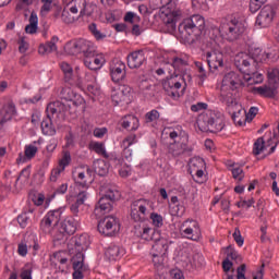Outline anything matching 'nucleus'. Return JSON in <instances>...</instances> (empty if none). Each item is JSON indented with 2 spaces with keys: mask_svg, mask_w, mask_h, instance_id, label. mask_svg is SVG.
I'll return each mask as SVG.
<instances>
[{
  "mask_svg": "<svg viewBox=\"0 0 279 279\" xmlns=\"http://www.w3.org/2000/svg\"><path fill=\"white\" fill-rule=\"evenodd\" d=\"M93 178V170L89 167H86L85 172H78L74 182V192L70 194V197H75L76 201L70 206L72 215L66 217L60 227L61 238L58 240L64 239V236H72L74 232H77L80 228V206H84V202L88 199V189H90V180ZM76 217V218H75Z\"/></svg>",
  "mask_w": 279,
  "mask_h": 279,
  "instance_id": "nucleus-1",
  "label": "nucleus"
},
{
  "mask_svg": "<svg viewBox=\"0 0 279 279\" xmlns=\"http://www.w3.org/2000/svg\"><path fill=\"white\" fill-rule=\"evenodd\" d=\"M187 65L186 60L178 57L173 58L172 63L167 65L170 77H167V80L162 82V86L163 90L169 97H172V99H180L182 84H185L182 73L186 71Z\"/></svg>",
  "mask_w": 279,
  "mask_h": 279,
  "instance_id": "nucleus-2",
  "label": "nucleus"
},
{
  "mask_svg": "<svg viewBox=\"0 0 279 279\" xmlns=\"http://www.w3.org/2000/svg\"><path fill=\"white\" fill-rule=\"evenodd\" d=\"M90 240L87 234H81L70 240L68 244V251L71 257L72 267L74 269L73 279H84V271L86 266L84 265V252L88 250Z\"/></svg>",
  "mask_w": 279,
  "mask_h": 279,
  "instance_id": "nucleus-3",
  "label": "nucleus"
},
{
  "mask_svg": "<svg viewBox=\"0 0 279 279\" xmlns=\"http://www.w3.org/2000/svg\"><path fill=\"white\" fill-rule=\"evenodd\" d=\"M64 101L57 100L54 102H50L47 108V114H56L57 119L64 121L68 117L75 119L77 117V108L84 104V98L80 97L77 100H73L71 98H66L63 96Z\"/></svg>",
  "mask_w": 279,
  "mask_h": 279,
  "instance_id": "nucleus-4",
  "label": "nucleus"
},
{
  "mask_svg": "<svg viewBox=\"0 0 279 279\" xmlns=\"http://www.w3.org/2000/svg\"><path fill=\"white\" fill-rule=\"evenodd\" d=\"M206 27V21L202 15H193L190 19H185L179 25V34L186 43H195Z\"/></svg>",
  "mask_w": 279,
  "mask_h": 279,
  "instance_id": "nucleus-5",
  "label": "nucleus"
},
{
  "mask_svg": "<svg viewBox=\"0 0 279 279\" xmlns=\"http://www.w3.org/2000/svg\"><path fill=\"white\" fill-rule=\"evenodd\" d=\"M196 123L201 132L217 134L226 128V117L220 111L208 110L198 116Z\"/></svg>",
  "mask_w": 279,
  "mask_h": 279,
  "instance_id": "nucleus-6",
  "label": "nucleus"
},
{
  "mask_svg": "<svg viewBox=\"0 0 279 279\" xmlns=\"http://www.w3.org/2000/svg\"><path fill=\"white\" fill-rule=\"evenodd\" d=\"M220 35L228 43L240 40L245 34V24L236 20V17H228L223 20L219 27Z\"/></svg>",
  "mask_w": 279,
  "mask_h": 279,
  "instance_id": "nucleus-7",
  "label": "nucleus"
},
{
  "mask_svg": "<svg viewBox=\"0 0 279 279\" xmlns=\"http://www.w3.org/2000/svg\"><path fill=\"white\" fill-rule=\"evenodd\" d=\"M121 199V192L116 186H110L106 190L105 194L99 198L95 206L94 215L96 217H104L108 213H112L114 203Z\"/></svg>",
  "mask_w": 279,
  "mask_h": 279,
  "instance_id": "nucleus-8",
  "label": "nucleus"
},
{
  "mask_svg": "<svg viewBox=\"0 0 279 279\" xmlns=\"http://www.w3.org/2000/svg\"><path fill=\"white\" fill-rule=\"evenodd\" d=\"M180 233L184 239H189L190 241H199L202 239V228L197 220L187 219L183 221L180 227Z\"/></svg>",
  "mask_w": 279,
  "mask_h": 279,
  "instance_id": "nucleus-9",
  "label": "nucleus"
},
{
  "mask_svg": "<svg viewBox=\"0 0 279 279\" xmlns=\"http://www.w3.org/2000/svg\"><path fill=\"white\" fill-rule=\"evenodd\" d=\"M234 64L243 75H252L253 69L256 68V60L245 52H240L234 58Z\"/></svg>",
  "mask_w": 279,
  "mask_h": 279,
  "instance_id": "nucleus-10",
  "label": "nucleus"
},
{
  "mask_svg": "<svg viewBox=\"0 0 279 279\" xmlns=\"http://www.w3.org/2000/svg\"><path fill=\"white\" fill-rule=\"evenodd\" d=\"M193 147L189 146L186 137L183 141H175L168 145V155L171 158H180L181 156H191Z\"/></svg>",
  "mask_w": 279,
  "mask_h": 279,
  "instance_id": "nucleus-11",
  "label": "nucleus"
},
{
  "mask_svg": "<svg viewBox=\"0 0 279 279\" xmlns=\"http://www.w3.org/2000/svg\"><path fill=\"white\" fill-rule=\"evenodd\" d=\"M98 232L105 236H114L119 232V220L113 216H107L98 222Z\"/></svg>",
  "mask_w": 279,
  "mask_h": 279,
  "instance_id": "nucleus-12",
  "label": "nucleus"
},
{
  "mask_svg": "<svg viewBox=\"0 0 279 279\" xmlns=\"http://www.w3.org/2000/svg\"><path fill=\"white\" fill-rule=\"evenodd\" d=\"M60 219H62V209L49 211L40 222V230L46 234L51 232V229L60 223Z\"/></svg>",
  "mask_w": 279,
  "mask_h": 279,
  "instance_id": "nucleus-13",
  "label": "nucleus"
},
{
  "mask_svg": "<svg viewBox=\"0 0 279 279\" xmlns=\"http://www.w3.org/2000/svg\"><path fill=\"white\" fill-rule=\"evenodd\" d=\"M274 19H276V9L267 4L259 11L256 17V25L259 27H269L274 23Z\"/></svg>",
  "mask_w": 279,
  "mask_h": 279,
  "instance_id": "nucleus-14",
  "label": "nucleus"
},
{
  "mask_svg": "<svg viewBox=\"0 0 279 279\" xmlns=\"http://www.w3.org/2000/svg\"><path fill=\"white\" fill-rule=\"evenodd\" d=\"M243 74L236 72H229L223 76L221 88L229 90H239L243 86Z\"/></svg>",
  "mask_w": 279,
  "mask_h": 279,
  "instance_id": "nucleus-15",
  "label": "nucleus"
},
{
  "mask_svg": "<svg viewBox=\"0 0 279 279\" xmlns=\"http://www.w3.org/2000/svg\"><path fill=\"white\" fill-rule=\"evenodd\" d=\"M206 62L210 73H217L223 69V53L219 51H207L205 53Z\"/></svg>",
  "mask_w": 279,
  "mask_h": 279,
  "instance_id": "nucleus-16",
  "label": "nucleus"
},
{
  "mask_svg": "<svg viewBox=\"0 0 279 279\" xmlns=\"http://www.w3.org/2000/svg\"><path fill=\"white\" fill-rule=\"evenodd\" d=\"M125 69L126 66L123 61L119 59H113L109 65L112 82H114L116 84L119 82H123L126 75Z\"/></svg>",
  "mask_w": 279,
  "mask_h": 279,
  "instance_id": "nucleus-17",
  "label": "nucleus"
},
{
  "mask_svg": "<svg viewBox=\"0 0 279 279\" xmlns=\"http://www.w3.org/2000/svg\"><path fill=\"white\" fill-rule=\"evenodd\" d=\"M105 63L106 59L104 56L97 54V50L84 58V64L89 71H99Z\"/></svg>",
  "mask_w": 279,
  "mask_h": 279,
  "instance_id": "nucleus-18",
  "label": "nucleus"
},
{
  "mask_svg": "<svg viewBox=\"0 0 279 279\" xmlns=\"http://www.w3.org/2000/svg\"><path fill=\"white\" fill-rule=\"evenodd\" d=\"M154 244L150 250V256H165L167 252H169V245H171V241L161 238L159 235L158 240L153 241Z\"/></svg>",
  "mask_w": 279,
  "mask_h": 279,
  "instance_id": "nucleus-19",
  "label": "nucleus"
},
{
  "mask_svg": "<svg viewBox=\"0 0 279 279\" xmlns=\"http://www.w3.org/2000/svg\"><path fill=\"white\" fill-rule=\"evenodd\" d=\"M145 62H147V58L145 57V52L143 50L131 52L128 56V66L130 69H141Z\"/></svg>",
  "mask_w": 279,
  "mask_h": 279,
  "instance_id": "nucleus-20",
  "label": "nucleus"
},
{
  "mask_svg": "<svg viewBox=\"0 0 279 279\" xmlns=\"http://www.w3.org/2000/svg\"><path fill=\"white\" fill-rule=\"evenodd\" d=\"M125 256V248L111 244L106 251H105V258L110 262H117L121 260Z\"/></svg>",
  "mask_w": 279,
  "mask_h": 279,
  "instance_id": "nucleus-21",
  "label": "nucleus"
},
{
  "mask_svg": "<svg viewBox=\"0 0 279 279\" xmlns=\"http://www.w3.org/2000/svg\"><path fill=\"white\" fill-rule=\"evenodd\" d=\"M220 101L226 104L229 108H234L239 102L236 101V93L226 87H221Z\"/></svg>",
  "mask_w": 279,
  "mask_h": 279,
  "instance_id": "nucleus-22",
  "label": "nucleus"
},
{
  "mask_svg": "<svg viewBox=\"0 0 279 279\" xmlns=\"http://www.w3.org/2000/svg\"><path fill=\"white\" fill-rule=\"evenodd\" d=\"M254 90L257 93V95H260V97L274 99V97L278 95V85H271L268 83V85L255 87Z\"/></svg>",
  "mask_w": 279,
  "mask_h": 279,
  "instance_id": "nucleus-23",
  "label": "nucleus"
},
{
  "mask_svg": "<svg viewBox=\"0 0 279 279\" xmlns=\"http://www.w3.org/2000/svg\"><path fill=\"white\" fill-rule=\"evenodd\" d=\"M36 156V146L33 145H26L24 154L20 153L19 157L16 159V163L21 165L23 162H27V160H32Z\"/></svg>",
  "mask_w": 279,
  "mask_h": 279,
  "instance_id": "nucleus-24",
  "label": "nucleus"
},
{
  "mask_svg": "<svg viewBox=\"0 0 279 279\" xmlns=\"http://www.w3.org/2000/svg\"><path fill=\"white\" fill-rule=\"evenodd\" d=\"M121 125L122 128H124V130H130L131 132H135V130L140 125L138 118L132 114L125 116L124 118H122Z\"/></svg>",
  "mask_w": 279,
  "mask_h": 279,
  "instance_id": "nucleus-25",
  "label": "nucleus"
},
{
  "mask_svg": "<svg viewBox=\"0 0 279 279\" xmlns=\"http://www.w3.org/2000/svg\"><path fill=\"white\" fill-rule=\"evenodd\" d=\"M41 132L46 136L56 135V128H53V122L51 121V116L47 113V117L41 121L40 124Z\"/></svg>",
  "mask_w": 279,
  "mask_h": 279,
  "instance_id": "nucleus-26",
  "label": "nucleus"
},
{
  "mask_svg": "<svg viewBox=\"0 0 279 279\" xmlns=\"http://www.w3.org/2000/svg\"><path fill=\"white\" fill-rule=\"evenodd\" d=\"M2 119L0 120V125H5L8 121H12V117L16 114V106L14 102H9L8 106L2 111Z\"/></svg>",
  "mask_w": 279,
  "mask_h": 279,
  "instance_id": "nucleus-27",
  "label": "nucleus"
},
{
  "mask_svg": "<svg viewBox=\"0 0 279 279\" xmlns=\"http://www.w3.org/2000/svg\"><path fill=\"white\" fill-rule=\"evenodd\" d=\"M58 37L53 36L50 41L39 46L38 53L40 56H45L47 53H52V51H58V46H56V43H58Z\"/></svg>",
  "mask_w": 279,
  "mask_h": 279,
  "instance_id": "nucleus-28",
  "label": "nucleus"
},
{
  "mask_svg": "<svg viewBox=\"0 0 279 279\" xmlns=\"http://www.w3.org/2000/svg\"><path fill=\"white\" fill-rule=\"evenodd\" d=\"M158 121H160V112L156 109L146 112L144 116V122L146 125H151V128H156Z\"/></svg>",
  "mask_w": 279,
  "mask_h": 279,
  "instance_id": "nucleus-29",
  "label": "nucleus"
},
{
  "mask_svg": "<svg viewBox=\"0 0 279 279\" xmlns=\"http://www.w3.org/2000/svg\"><path fill=\"white\" fill-rule=\"evenodd\" d=\"M149 206V201L140 198L131 204V210H137L142 216L147 217V207Z\"/></svg>",
  "mask_w": 279,
  "mask_h": 279,
  "instance_id": "nucleus-30",
  "label": "nucleus"
},
{
  "mask_svg": "<svg viewBox=\"0 0 279 279\" xmlns=\"http://www.w3.org/2000/svg\"><path fill=\"white\" fill-rule=\"evenodd\" d=\"M81 39H73L65 44L64 51L68 56H80Z\"/></svg>",
  "mask_w": 279,
  "mask_h": 279,
  "instance_id": "nucleus-31",
  "label": "nucleus"
},
{
  "mask_svg": "<svg viewBox=\"0 0 279 279\" xmlns=\"http://www.w3.org/2000/svg\"><path fill=\"white\" fill-rule=\"evenodd\" d=\"M60 69L63 73L64 82H66L68 84H73V66H71L69 62L62 61L60 63Z\"/></svg>",
  "mask_w": 279,
  "mask_h": 279,
  "instance_id": "nucleus-32",
  "label": "nucleus"
},
{
  "mask_svg": "<svg viewBox=\"0 0 279 279\" xmlns=\"http://www.w3.org/2000/svg\"><path fill=\"white\" fill-rule=\"evenodd\" d=\"M142 239H144V241H158V239H160V231L145 227L142 232Z\"/></svg>",
  "mask_w": 279,
  "mask_h": 279,
  "instance_id": "nucleus-33",
  "label": "nucleus"
},
{
  "mask_svg": "<svg viewBox=\"0 0 279 279\" xmlns=\"http://www.w3.org/2000/svg\"><path fill=\"white\" fill-rule=\"evenodd\" d=\"M95 45L86 39H81L80 53H83L84 58L93 56L95 53Z\"/></svg>",
  "mask_w": 279,
  "mask_h": 279,
  "instance_id": "nucleus-34",
  "label": "nucleus"
},
{
  "mask_svg": "<svg viewBox=\"0 0 279 279\" xmlns=\"http://www.w3.org/2000/svg\"><path fill=\"white\" fill-rule=\"evenodd\" d=\"M168 134L173 143H175V141H184V138L189 142V134L182 131V128L171 129Z\"/></svg>",
  "mask_w": 279,
  "mask_h": 279,
  "instance_id": "nucleus-35",
  "label": "nucleus"
},
{
  "mask_svg": "<svg viewBox=\"0 0 279 279\" xmlns=\"http://www.w3.org/2000/svg\"><path fill=\"white\" fill-rule=\"evenodd\" d=\"M189 167L190 173H193L194 171H197L199 169H206V161L204 160V158L193 157L189 162Z\"/></svg>",
  "mask_w": 279,
  "mask_h": 279,
  "instance_id": "nucleus-36",
  "label": "nucleus"
},
{
  "mask_svg": "<svg viewBox=\"0 0 279 279\" xmlns=\"http://www.w3.org/2000/svg\"><path fill=\"white\" fill-rule=\"evenodd\" d=\"M89 149H92V151H95L96 154H98V156L108 158V153L106 151V146L104 145V143L92 142L89 144Z\"/></svg>",
  "mask_w": 279,
  "mask_h": 279,
  "instance_id": "nucleus-37",
  "label": "nucleus"
},
{
  "mask_svg": "<svg viewBox=\"0 0 279 279\" xmlns=\"http://www.w3.org/2000/svg\"><path fill=\"white\" fill-rule=\"evenodd\" d=\"M230 171L232 177L238 180V182H242L243 178H245V172H243V168L239 167L236 163L230 165Z\"/></svg>",
  "mask_w": 279,
  "mask_h": 279,
  "instance_id": "nucleus-38",
  "label": "nucleus"
},
{
  "mask_svg": "<svg viewBox=\"0 0 279 279\" xmlns=\"http://www.w3.org/2000/svg\"><path fill=\"white\" fill-rule=\"evenodd\" d=\"M71 5H75L80 12V16H90V12L86 10V0H73Z\"/></svg>",
  "mask_w": 279,
  "mask_h": 279,
  "instance_id": "nucleus-39",
  "label": "nucleus"
},
{
  "mask_svg": "<svg viewBox=\"0 0 279 279\" xmlns=\"http://www.w3.org/2000/svg\"><path fill=\"white\" fill-rule=\"evenodd\" d=\"M94 169H95V172L102 178L104 175L108 174V163H106L105 160H97L94 163Z\"/></svg>",
  "mask_w": 279,
  "mask_h": 279,
  "instance_id": "nucleus-40",
  "label": "nucleus"
},
{
  "mask_svg": "<svg viewBox=\"0 0 279 279\" xmlns=\"http://www.w3.org/2000/svg\"><path fill=\"white\" fill-rule=\"evenodd\" d=\"M53 258L63 267H69V253H66L65 251L54 253Z\"/></svg>",
  "mask_w": 279,
  "mask_h": 279,
  "instance_id": "nucleus-41",
  "label": "nucleus"
},
{
  "mask_svg": "<svg viewBox=\"0 0 279 279\" xmlns=\"http://www.w3.org/2000/svg\"><path fill=\"white\" fill-rule=\"evenodd\" d=\"M252 71H253L252 74H245L247 76L246 82H248V84H260V83H263V74L256 73V68H253Z\"/></svg>",
  "mask_w": 279,
  "mask_h": 279,
  "instance_id": "nucleus-42",
  "label": "nucleus"
},
{
  "mask_svg": "<svg viewBox=\"0 0 279 279\" xmlns=\"http://www.w3.org/2000/svg\"><path fill=\"white\" fill-rule=\"evenodd\" d=\"M29 24L25 26L26 34H36V12L31 13Z\"/></svg>",
  "mask_w": 279,
  "mask_h": 279,
  "instance_id": "nucleus-43",
  "label": "nucleus"
},
{
  "mask_svg": "<svg viewBox=\"0 0 279 279\" xmlns=\"http://www.w3.org/2000/svg\"><path fill=\"white\" fill-rule=\"evenodd\" d=\"M61 21L62 23H65V25H71V23H75V21H77V17L71 15V12H69V10L63 9L61 13Z\"/></svg>",
  "mask_w": 279,
  "mask_h": 279,
  "instance_id": "nucleus-44",
  "label": "nucleus"
},
{
  "mask_svg": "<svg viewBox=\"0 0 279 279\" xmlns=\"http://www.w3.org/2000/svg\"><path fill=\"white\" fill-rule=\"evenodd\" d=\"M266 3L267 0H251L250 12H252V14H256V12H258V10H260V8H263V5H265Z\"/></svg>",
  "mask_w": 279,
  "mask_h": 279,
  "instance_id": "nucleus-45",
  "label": "nucleus"
},
{
  "mask_svg": "<svg viewBox=\"0 0 279 279\" xmlns=\"http://www.w3.org/2000/svg\"><path fill=\"white\" fill-rule=\"evenodd\" d=\"M265 149V138L259 137L256 140L253 146V154L255 156H260V153Z\"/></svg>",
  "mask_w": 279,
  "mask_h": 279,
  "instance_id": "nucleus-46",
  "label": "nucleus"
},
{
  "mask_svg": "<svg viewBox=\"0 0 279 279\" xmlns=\"http://www.w3.org/2000/svg\"><path fill=\"white\" fill-rule=\"evenodd\" d=\"M69 165H71V153L64 151L58 167L64 171Z\"/></svg>",
  "mask_w": 279,
  "mask_h": 279,
  "instance_id": "nucleus-47",
  "label": "nucleus"
},
{
  "mask_svg": "<svg viewBox=\"0 0 279 279\" xmlns=\"http://www.w3.org/2000/svg\"><path fill=\"white\" fill-rule=\"evenodd\" d=\"M28 213H34V207L36 206V190L32 189L28 191Z\"/></svg>",
  "mask_w": 279,
  "mask_h": 279,
  "instance_id": "nucleus-48",
  "label": "nucleus"
},
{
  "mask_svg": "<svg viewBox=\"0 0 279 279\" xmlns=\"http://www.w3.org/2000/svg\"><path fill=\"white\" fill-rule=\"evenodd\" d=\"M278 82H279V71L275 69L268 72V84L278 87Z\"/></svg>",
  "mask_w": 279,
  "mask_h": 279,
  "instance_id": "nucleus-49",
  "label": "nucleus"
},
{
  "mask_svg": "<svg viewBox=\"0 0 279 279\" xmlns=\"http://www.w3.org/2000/svg\"><path fill=\"white\" fill-rule=\"evenodd\" d=\"M131 219L137 223H143L147 217L136 209H131Z\"/></svg>",
  "mask_w": 279,
  "mask_h": 279,
  "instance_id": "nucleus-50",
  "label": "nucleus"
},
{
  "mask_svg": "<svg viewBox=\"0 0 279 279\" xmlns=\"http://www.w3.org/2000/svg\"><path fill=\"white\" fill-rule=\"evenodd\" d=\"M17 45H19L20 53H25L27 51V49H29V43H27V40H25V36L19 37Z\"/></svg>",
  "mask_w": 279,
  "mask_h": 279,
  "instance_id": "nucleus-51",
  "label": "nucleus"
},
{
  "mask_svg": "<svg viewBox=\"0 0 279 279\" xmlns=\"http://www.w3.org/2000/svg\"><path fill=\"white\" fill-rule=\"evenodd\" d=\"M43 7L40 9V16H46L51 12V3H53V0H41Z\"/></svg>",
  "mask_w": 279,
  "mask_h": 279,
  "instance_id": "nucleus-52",
  "label": "nucleus"
},
{
  "mask_svg": "<svg viewBox=\"0 0 279 279\" xmlns=\"http://www.w3.org/2000/svg\"><path fill=\"white\" fill-rule=\"evenodd\" d=\"M225 250H226V254H227L226 259L236 260L239 253L236 252V250H234V247H232V245L227 246Z\"/></svg>",
  "mask_w": 279,
  "mask_h": 279,
  "instance_id": "nucleus-53",
  "label": "nucleus"
},
{
  "mask_svg": "<svg viewBox=\"0 0 279 279\" xmlns=\"http://www.w3.org/2000/svg\"><path fill=\"white\" fill-rule=\"evenodd\" d=\"M130 93H132V87L122 85L118 88V95L123 96L128 101L130 99Z\"/></svg>",
  "mask_w": 279,
  "mask_h": 279,
  "instance_id": "nucleus-54",
  "label": "nucleus"
},
{
  "mask_svg": "<svg viewBox=\"0 0 279 279\" xmlns=\"http://www.w3.org/2000/svg\"><path fill=\"white\" fill-rule=\"evenodd\" d=\"M150 219L153 221V226H155L156 228H162V226H163L162 216H160L156 213H153V214H150Z\"/></svg>",
  "mask_w": 279,
  "mask_h": 279,
  "instance_id": "nucleus-55",
  "label": "nucleus"
},
{
  "mask_svg": "<svg viewBox=\"0 0 279 279\" xmlns=\"http://www.w3.org/2000/svg\"><path fill=\"white\" fill-rule=\"evenodd\" d=\"M111 99L114 104V106H119V104H123V101H128L125 100V98L121 95H119V89H114L111 94Z\"/></svg>",
  "mask_w": 279,
  "mask_h": 279,
  "instance_id": "nucleus-56",
  "label": "nucleus"
},
{
  "mask_svg": "<svg viewBox=\"0 0 279 279\" xmlns=\"http://www.w3.org/2000/svg\"><path fill=\"white\" fill-rule=\"evenodd\" d=\"M45 204V208H49V205L51 204V198H46L45 194H38L36 206H43Z\"/></svg>",
  "mask_w": 279,
  "mask_h": 279,
  "instance_id": "nucleus-57",
  "label": "nucleus"
},
{
  "mask_svg": "<svg viewBox=\"0 0 279 279\" xmlns=\"http://www.w3.org/2000/svg\"><path fill=\"white\" fill-rule=\"evenodd\" d=\"M233 239L239 247H243V243H245V240L243 239V235H241V230H239V228H235L233 232Z\"/></svg>",
  "mask_w": 279,
  "mask_h": 279,
  "instance_id": "nucleus-58",
  "label": "nucleus"
},
{
  "mask_svg": "<svg viewBox=\"0 0 279 279\" xmlns=\"http://www.w3.org/2000/svg\"><path fill=\"white\" fill-rule=\"evenodd\" d=\"M64 170L62 168H53L50 173V182H58V179L60 178V173H62Z\"/></svg>",
  "mask_w": 279,
  "mask_h": 279,
  "instance_id": "nucleus-59",
  "label": "nucleus"
},
{
  "mask_svg": "<svg viewBox=\"0 0 279 279\" xmlns=\"http://www.w3.org/2000/svg\"><path fill=\"white\" fill-rule=\"evenodd\" d=\"M28 221H29V217L27 216V213H24L17 216V223H20L22 228H27Z\"/></svg>",
  "mask_w": 279,
  "mask_h": 279,
  "instance_id": "nucleus-60",
  "label": "nucleus"
},
{
  "mask_svg": "<svg viewBox=\"0 0 279 279\" xmlns=\"http://www.w3.org/2000/svg\"><path fill=\"white\" fill-rule=\"evenodd\" d=\"M109 163L113 167H122L123 166V157L111 156L109 158Z\"/></svg>",
  "mask_w": 279,
  "mask_h": 279,
  "instance_id": "nucleus-61",
  "label": "nucleus"
},
{
  "mask_svg": "<svg viewBox=\"0 0 279 279\" xmlns=\"http://www.w3.org/2000/svg\"><path fill=\"white\" fill-rule=\"evenodd\" d=\"M193 263H194L195 267H203V265H204V255H202L199 253H196L193 256Z\"/></svg>",
  "mask_w": 279,
  "mask_h": 279,
  "instance_id": "nucleus-62",
  "label": "nucleus"
},
{
  "mask_svg": "<svg viewBox=\"0 0 279 279\" xmlns=\"http://www.w3.org/2000/svg\"><path fill=\"white\" fill-rule=\"evenodd\" d=\"M26 269H23L22 272L20 274L21 279H32V268L29 265L25 266Z\"/></svg>",
  "mask_w": 279,
  "mask_h": 279,
  "instance_id": "nucleus-63",
  "label": "nucleus"
},
{
  "mask_svg": "<svg viewBox=\"0 0 279 279\" xmlns=\"http://www.w3.org/2000/svg\"><path fill=\"white\" fill-rule=\"evenodd\" d=\"M245 269H247V266L245 264H242L241 266L238 267L236 269L238 279H245Z\"/></svg>",
  "mask_w": 279,
  "mask_h": 279,
  "instance_id": "nucleus-64",
  "label": "nucleus"
}]
</instances>
